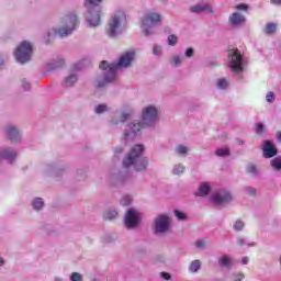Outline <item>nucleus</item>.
I'll return each mask as SVG.
<instances>
[{
	"mask_svg": "<svg viewBox=\"0 0 281 281\" xmlns=\"http://www.w3.org/2000/svg\"><path fill=\"white\" fill-rule=\"evenodd\" d=\"M128 114L127 113H123L121 114V122H126V120H128Z\"/></svg>",
	"mask_w": 281,
	"mask_h": 281,
	"instance_id": "09e8293b",
	"label": "nucleus"
},
{
	"mask_svg": "<svg viewBox=\"0 0 281 281\" xmlns=\"http://www.w3.org/2000/svg\"><path fill=\"white\" fill-rule=\"evenodd\" d=\"M229 58V67L234 74H239V71H243V55L240 54V50L236 49L228 53Z\"/></svg>",
	"mask_w": 281,
	"mask_h": 281,
	"instance_id": "6e6552de",
	"label": "nucleus"
},
{
	"mask_svg": "<svg viewBox=\"0 0 281 281\" xmlns=\"http://www.w3.org/2000/svg\"><path fill=\"white\" fill-rule=\"evenodd\" d=\"M186 56L187 58H192V56H194V49L188 48L186 52Z\"/></svg>",
	"mask_w": 281,
	"mask_h": 281,
	"instance_id": "a18cd8bd",
	"label": "nucleus"
},
{
	"mask_svg": "<svg viewBox=\"0 0 281 281\" xmlns=\"http://www.w3.org/2000/svg\"><path fill=\"white\" fill-rule=\"evenodd\" d=\"M248 175H258V168L254 164L248 165L247 167Z\"/></svg>",
	"mask_w": 281,
	"mask_h": 281,
	"instance_id": "c756f323",
	"label": "nucleus"
},
{
	"mask_svg": "<svg viewBox=\"0 0 281 281\" xmlns=\"http://www.w3.org/2000/svg\"><path fill=\"white\" fill-rule=\"evenodd\" d=\"M195 247H198V249H203V247H205V243L203 241V239L196 240Z\"/></svg>",
	"mask_w": 281,
	"mask_h": 281,
	"instance_id": "c03bdc74",
	"label": "nucleus"
},
{
	"mask_svg": "<svg viewBox=\"0 0 281 281\" xmlns=\"http://www.w3.org/2000/svg\"><path fill=\"white\" fill-rule=\"evenodd\" d=\"M157 108L149 105L143 110L142 123H135L132 127L133 133H139L140 128L146 126H153V123L157 120Z\"/></svg>",
	"mask_w": 281,
	"mask_h": 281,
	"instance_id": "f03ea898",
	"label": "nucleus"
},
{
	"mask_svg": "<svg viewBox=\"0 0 281 281\" xmlns=\"http://www.w3.org/2000/svg\"><path fill=\"white\" fill-rule=\"evenodd\" d=\"M0 159H7V161H14L16 159V153L3 149L0 151Z\"/></svg>",
	"mask_w": 281,
	"mask_h": 281,
	"instance_id": "f3484780",
	"label": "nucleus"
},
{
	"mask_svg": "<svg viewBox=\"0 0 281 281\" xmlns=\"http://www.w3.org/2000/svg\"><path fill=\"white\" fill-rule=\"evenodd\" d=\"M133 60H135V50L132 49L123 54L120 57L119 63H116L113 67L114 69L131 67Z\"/></svg>",
	"mask_w": 281,
	"mask_h": 281,
	"instance_id": "9d476101",
	"label": "nucleus"
},
{
	"mask_svg": "<svg viewBox=\"0 0 281 281\" xmlns=\"http://www.w3.org/2000/svg\"><path fill=\"white\" fill-rule=\"evenodd\" d=\"M106 104H99L97 108H95V113L98 115H100L101 113H104L106 111Z\"/></svg>",
	"mask_w": 281,
	"mask_h": 281,
	"instance_id": "2f4dec72",
	"label": "nucleus"
},
{
	"mask_svg": "<svg viewBox=\"0 0 281 281\" xmlns=\"http://www.w3.org/2000/svg\"><path fill=\"white\" fill-rule=\"evenodd\" d=\"M175 216L179 220V221H186V218H188V215H186V213H182L180 211H175Z\"/></svg>",
	"mask_w": 281,
	"mask_h": 281,
	"instance_id": "7c9ffc66",
	"label": "nucleus"
},
{
	"mask_svg": "<svg viewBox=\"0 0 281 281\" xmlns=\"http://www.w3.org/2000/svg\"><path fill=\"white\" fill-rule=\"evenodd\" d=\"M23 88L25 89V90H27V89H30V83H27V82H23Z\"/></svg>",
	"mask_w": 281,
	"mask_h": 281,
	"instance_id": "864d4df0",
	"label": "nucleus"
},
{
	"mask_svg": "<svg viewBox=\"0 0 281 281\" xmlns=\"http://www.w3.org/2000/svg\"><path fill=\"white\" fill-rule=\"evenodd\" d=\"M171 63L172 65H175L176 67L181 65V57L179 56H175L172 59H171Z\"/></svg>",
	"mask_w": 281,
	"mask_h": 281,
	"instance_id": "a19ab883",
	"label": "nucleus"
},
{
	"mask_svg": "<svg viewBox=\"0 0 281 281\" xmlns=\"http://www.w3.org/2000/svg\"><path fill=\"white\" fill-rule=\"evenodd\" d=\"M76 82H78V77H76V75H71V76L66 78L65 86L66 87H74V85H76Z\"/></svg>",
	"mask_w": 281,
	"mask_h": 281,
	"instance_id": "412c9836",
	"label": "nucleus"
},
{
	"mask_svg": "<svg viewBox=\"0 0 281 281\" xmlns=\"http://www.w3.org/2000/svg\"><path fill=\"white\" fill-rule=\"evenodd\" d=\"M247 20L245 19V15L240 14V13H233L231 16H229V23L232 25H244V23L246 22Z\"/></svg>",
	"mask_w": 281,
	"mask_h": 281,
	"instance_id": "2eb2a0df",
	"label": "nucleus"
},
{
	"mask_svg": "<svg viewBox=\"0 0 281 281\" xmlns=\"http://www.w3.org/2000/svg\"><path fill=\"white\" fill-rule=\"evenodd\" d=\"M14 56L18 63H21L22 65L32 60V44L26 41L22 42L16 48Z\"/></svg>",
	"mask_w": 281,
	"mask_h": 281,
	"instance_id": "39448f33",
	"label": "nucleus"
},
{
	"mask_svg": "<svg viewBox=\"0 0 281 281\" xmlns=\"http://www.w3.org/2000/svg\"><path fill=\"white\" fill-rule=\"evenodd\" d=\"M124 223L127 229H133L137 227V225L139 224V215L137 214V211L128 210L125 214Z\"/></svg>",
	"mask_w": 281,
	"mask_h": 281,
	"instance_id": "9b49d317",
	"label": "nucleus"
},
{
	"mask_svg": "<svg viewBox=\"0 0 281 281\" xmlns=\"http://www.w3.org/2000/svg\"><path fill=\"white\" fill-rule=\"evenodd\" d=\"M220 265H221V267H227L229 265V258L228 257H223L220 260Z\"/></svg>",
	"mask_w": 281,
	"mask_h": 281,
	"instance_id": "ea45409f",
	"label": "nucleus"
},
{
	"mask_svg": "<svg viewBox=\"0 0 281 281\" xmlns=\"http://www.w3.org/2000/svg\"><path fill=\"white\" fill-rule=\"evenodd\" d=\"M170 228V218L166 215H160L155 222V232L156 234H164Z\"/></svg>",
	"mask_w": 281,
	"mask_h": 281,
	"instance_id": "f8f14e48",
	"label": "nucleus"
},
{
	"mask_svg": "<svg viewBox=\"0 0 281 281\" xmlns=\"http://www.w3.org/2000/svg\"><path fill=\"white\" fill-rule=\"evenodd\" d=\"M245 279V274L238 273L234 276V281H243Z\"/></svg>",
	"mask_w": 281,
	"mask_h": 281,
	"instance_id": "49530a36",
	"label": "nucleus"
},
{
	"mask_svg": "<svg viewBox=\"0 0 281 281\" xmlns=\"http://www.w3.org/2000/svg\"><path fill=\"white\" fill-rule=\"evenodd\" d=\"M191 12H196V13H199V12H212V10L206 4H204V5H193V7H191Z\"/></svg>",
	"mask_w": 281,
	"mask_h": 281,
	"instance_id": "6ab92c4d",
	"label": "nucleus"
},
{
	"mask_svg": "<svg viewBox=\"0 0 281 281\" xmlns=\"http://www.w3.org/2000/svg\"><path fill=\"white\" fill-rule=\"evenodd\" d=\"M270 166H272V168H273L274 170H277L278 172H280V170H281V156L273 158V159L271 160V162H270Z\"/></svg>",
	"mask_w": 281,
	"mask_h": 281,
	"instance_id": "aec40b11",
	"label": "nucleus"
},
{
	"mask_svg": "<svg viewBox=\"0 0 281 281\" xmlns=\"http://www.w3.org/2000/svg\"><path fill=\"white\" fill-rule=\"evenodd\" d=\"M278 155V149L276 145L271 140H266L263 144V157L266 159H271V157H276Z\"/></svg>",
	"mask_w": 281,
	"mask_h": 281,
	"instance_id": "4468645a",
	"label": "nucleus"
},
{
	"mask_svg": "<svg viewBox=\"0 0 281 281\" xmlns=\"http://www.w3.org/2000/svg\"><path fill=\"white\" fill-rule=\"evenodd\" d=\"M64 22L66 26L59 29L57 32V34H59L61 38H65V36H69V34H71L74 30H76V27L78 26V16L74 14L67 15L64 19Z\"/></svg>",
	"mask_w": 281,
	"mask_h": 281,
	"instance_id": "0eeeda50",
	"label": "nucleus"
},
{
	"mask_svg": "<svg viewBox=\"0 0 281 281\" xmlns=\"http://www.w3.org/2000/svg\"><path fill=\"white\" fill-rule=\"evenodd\" d=\"M176 153L178 155H187L188 154V147L183 146V145H179L177 148H176Z\"/></svg>",
	"mask_w": 281,
	"mask_h": 281,
	"instance_id": "c85d7f7f",
	"label": "nucleus"
},
{
	"mask_svg": "<svg viewBox=\"0 0 281 281\" xmlns=\"http://www.w3.org/2000/svg\"><path fill=\"white\" fill-rule=\"evenodd\" d=\"M191 273H196L201 269V261L200 260H193L189 267Z\"/></svg>",
	"mask_w": 281,
	"mask_h": 281,
	"instance_id": "4be33fe9",
	"label": "nucleus"
},
{
	"mask_svg": "<svg viewBox=\"0 0 281 281\" xmlns=\"http://www.w3.org/2000/svg\"><path fill=\"white\" fill-rule=\"evenodd\" d=\"M207 194H210V184L207 182H203L200 184L196 196H207Z\"/></svg>",
	"mask_w": 281,
	"mask_h": 281,
	"instance_id": "a211bd4d",
	"label": "nucleus"
},
{
	"mask_svg": "<svg viewBox=\"0 0 281 281\" xmlns=\"http://www.w3.org/2000/svg\"><path fill=\"white\" fill-rule=\"evenodd\" d=\"M7 135L11 142H19L21 139V134L16 127L10 126L7 130Z\"/></svg>",
	"mask_w": 281,
	"mask_h": 281,
	"instance_id": "dca6fc26",
	"label": "nucleus"
},
{
	"mask_svg": "<svg viewBox=\"0 0 281 281\" xmlns=\"http://www.w3.org/2000/svg\"><path fill=\"white\" fill-rule=\"evenodd\" d=\"M70 281H82V274L78 273V272H74L70 276Z\"/></svg>",
	"mask_w": 281,
	"mask_h": 281,
	"instance_id": "f704fd0d",
	"label": "nucleus"
},
{
	"mask_svg": "<svg viewBox=\"0 0 281 281\" xmlns=\"http://www.w3.org/2000/svg\"><path fill=\"white\" fill-rule=\"evenodd\" d=\"M217 87L218 89H227L229 87V82H227L225 79H218L217 80Z\"/></svg>",
	"mask_w": 281,
	"mask_h": 281,
	"instance_id": "cd10ccee",
	"label": "nucleus"
},
{
	"mask_svg": "<svg viewBox=\"0 0 281 281\" xmlns=\"http://www.w3.org/2000/svg\"><path fill=\"white\" fill-rule=\"evenodd\" d=\"M132 201H133V198L130 196V195H126V196H124V198L121 200V204H122V205H131Z\"/></svg>",
	"mask_w": 281,
	"mask_h": 281,
	"instance_id": "72a5a7b5",
	"label": "nucleus"
},
{
	"mask_svg": "<svg viewBox=\"0 0 281 281\" xmlns=\"http://www.w3.org/2000/svg\"><path fill=\"white\" fill-rule=\"evenodd\" d=\"M168 45H170L171 47H175V45H177V43L179 42V38L177 37V35L171 34L168 36Z\"/></svg>",
	"mask_w": 281,
	"mask_h": 281,
	"instance_id": "a878e982",
	"label": "nucleus"
},
{
	"mask_svg": "<svg viewBox=\"0 0 281 281\" xmlns=\"http://www.w3.org/2000/svg\"><path fill=\"white\" fill-rule=\"evenodd\" d=\"M248 262H249V258L244 257V258L241 259V265H248Z\"/></svg>",
	"mask_w": 281,
	"mask_h": 281,
	"instance_id": "603ef678",
	"label": "nucleus"
},
{
	"mask_svg": "<svg viewBox=\"0 0 281 281\" xmlns=\"http://www.w3.org/2000/svg\"><path fill=\"white\" fill-rule=\"evenodd\" d=\"M57 34H58V33H57V32H55V36H57Z\"/></svg>",
	"mask_w": 281,
	"mask_h": 281,
	"instance_id": "4d7b16f0",
	"label": "nucleus"
},
{
	"mask_svg": "<svg viewBox=\"0 0 281 281\" xmlns=\"http://www.w3.org/2000/svg\"><path fill=\"white\" fill-rule=\"evenodd\" d=\"M232 201V194L227 191H222L213 194V202L215 205H223V203H229Z\"/></svg>",
	"mask_w": 281,
	"mask_h": 281,
	"instance_id": "ddd939ff",
	"label": "nucleus"
},
{
	"mask_svg": "<svg viewBox=\"0 0 281 281\" xmlns=\"http://www.w3.org/2000/svg\"><path fill=\"white\" fill-rule=\"evenodd\" d=\"M183 170H186V167H183V165H177L173 168V175H181Z\"/></svg>",
	"mask_w": 281,
	"mask_h": 281,
	"instance_id": "473e14b6",
	"label": "nucleus"
},
{
	"mask_svg": "<svg viewBox=\"0 0 281 281\" xmlns=\"http://www.w3.org/2000/svg\"><path fill=\"white\" fill-rule=\"evenodd\" d=\"M43 205H45V202H43V200L41 198H36L33 201V207L34 210H42Z\"/></svg>",
	"mask_w": 281,
	"mask_h": 281,
	"instance_id": "393cba45",
	"label": "nucleus"
},
{
	"mask_svg": "<svg viewBox=\"0 0 281 281\" xmlns=\"http://www.w3.org/2000/svg\"><path fill=\"white\" fill-rule=\"evenodd\" d=\"M102 0H86L85 5L89 12L88 23L95 27L100 25V3Z\"/></svg>",
	"mask_w": 281,
	"mask_h": 281,
	"instance_id": "7ed1b4c3",
	"label": "nucleus"
},
{
	"mask_svg": "<svg viewBox=\"0 0 281 281\" xmlns=\"http://www.w3.org/2000/svg\"><path fill=\"white\" fill-rule=\"evenodd\" d=\"M161 23V15L155 11L147 12L142 19V31L144 36H150V30L153 25H159Z\"/></svg>",
	"mask_w": 281,
	"mask_h": 281,
	"instance_id": "20e7f679",
	"label": "nucleus"
},
{
	"mask_svg": "<svg viewBox=\"0 0 281 281\" xmlns=\"http://www.w3.org/2000/svg\"><path fill=\"white\" fill-rule=\"evenodd\" d=\"M277 139H278L279 142H281V132H278V133H277Z\"/></svg>",
	"mask_w": 281,
	"mask_h": 281,
	"instance_id": "5fc2aeb1",
	"label": "nucleus"
},
{
	"mask_svg": "<svg viewBox=\"0 0 281 281\" xmlns=\"http://www.w3.org/2000/svg\"><path fill=\"white\" fill-rule=\"evenodd\" d=\"M115 64H112V65H109V61L106 60H103L100 63L99 67L100 69H102L103 71L109 69V74L105 75V78H104V82H99L98 87H103L104 85H106V82H113V80H115V68L114 67Z\"/></svg>",
	"mask_w": 281,
	"mask_h": 281,
	"instance_id": "1a4fd4ad",
	"label": "nucleus"
},
{
	"mask_svg": "<svg viewBox=\"0 0 281 281\" xmlns=\"http://www.w3.org/2000/svg\"><path fill=\"white\" fill-rule=\"evenodd\" d=\"M266 100L267 102H273V100H276V95L273 94V92H268Z\"/></svg>",
	"mask_w": 281,
	"mask_h": 281,
	"instance_id": "37998d69",
	"label": "nucleus"
},
{
	"mask_svg": "<svg viewBox=\"0 0 281 281\" xmlns=\"http://www.w3.org/2000/svg\"><path fill=\"white\" fill-rule=\"evenodd\" d=\"M153 54L155 56H159V54H161V47H159L158 45H154Z\"/></svg>",
	"mask_w": 281,
	"mask_h": 281,
	"instance_id": "79ce46f5",
	"label": "nucleus"
},
{
	"mask_svg": "<svg viewBox=\"0 0 281 281\" xmlns=\"http://www.w3.org/2000/svg\"><path fill=\"white\" fill-rule=\"evenodd\" d=\"M235 9L237 10H243L244 12H247L249 10V5L245 4V3H240V4H237L235 7Z\"/></svg>",
	"mask_w": 281,
	"mask_h": 281,
	"instance_id": "58836bf2",
	"label": "nucleus"
},
{
	"mask_svg": "<svg viewBox=\"0 0 281 281\" xmlns=\"http://www.w3.org/2000/svg\"><path fill=\"white\" fill-rule=\"evenodd\" d=\"M104 218L108 221H113V218H117V212L116 211H108L104 213Z\"/></svg>",
	"mask_w": 281,
	"mask_h": 281,
	"instance_id": "bb28decb",
	"label": "nucleus"
},
{
	"mask_svg": "<svg viewBox=\"0 0 281 281\" xmlns=\"http://www.w3.org/2000/svg\"><path fill=\"white\" fill-rule=\"evenodd\" d=\"M215 154L217 155V157H228L229 155V148L225 147V148H218Z\"/></svg>",
	"mask_w": 281,
	"mask_h": 281,
	"instance_id": "b1692460",
	"label": "nucleus"
},
{
	"mask_svg": "<svg viewBox=\"0 0 281 281\" xmlns=\"http://www.w3.org/2000/svg\"><path fill=\"white\" fill-rule=\"evenodd\" d=\"M256 133L257 135H262V133H265V125L262 123H257Z\"/></svg>",
	"mask_w": 281,
	"mask_h": 281,
	"instance_id": "4c0bfd02",
	"label": "nucleus"
},
{
	"mask_svg": "<svg viewBox=\"0 0 281 281\" xmlns=\"http://www.w3.org/2000/svg\"><path fill=\"white\" fill-rule=\"evenodd\" d=\"M144 153V145H135L128 153L127 157L123 160V168H131L134 166L136 172H144L148 167V160L142 158Z\"/></svg>",
	"mask_w": 281,
	"mask_h": 281,
	"instance_id": "f257e3e1",
	"label": "nucleus"
},
{
	"mask_svg": "<svg viewBox=\"0 0 281 281\" xmlns=\"http://www.w3.org/2000/svg\"><path fill=\"white\" fill-rule=\"evenodd\" d=\"M160 278H164V280H170V278H172V276H170V273H168V272H161Z\"/></svg>",
	"mask_w": 281,
	"mask_h": 281,
	"instance_id": "de8ad7c7",
	"label": "nucleus"
},
{
	"mask_svg": "<svg viewBox=\"0 0 281 281\" xmlns=\"http://www.w3.org/2000/svg\"><path fill=\"white\" fill-rule=\"evenodd\" d=\"M243 227H245V223L243 221H237L234 225V229H236V232H240Z\"/></svg>",
	"mask_w": 281,
	"mask_h": 281,
	"instance_id": "c9c22d12",
	"label": "nucleus"
},
{
	"mask_svg": "<svg viewBox=\"0 0 281 281\" xmlns=\"http://www.w3.org/2000/svg\"><path fill=\"white\" fill-rule=\"evenodd\" d=\"M0 267H3V258L0 257Z\"/></svg>",
	"mask_w": 281,
	"mask_h": 281,
	"instance_id": "6e6d98bb",
	"label": "nucleus"
},
{
	"mask_svg": "<svg viewBox=\"0 0 281 281\" xmlns=\"http://www.w3.org/2000/svg\"><path fill=\"white\" fill-rule=\"evenodd\" d=\"M270 3H272V5H281V0H270Z\"/></svg>",
	"mask_w": 281,
	"mask_h": 281,
	"instance_id": "8fccbe9b",
	"label": "nucleus"
},
{
	"mask_svg": "<svg viewBox=\"0 0 281 281\" xmlns=\"http://www.w3.org/2000/svg\"><path fill=\"white\" fill-rule=\"evenodd\" d=\"M125 23L126 22V14H124L123 12H119L117 14H115L112 19V21L109 23V29H108V36H110V38H115V36H117V34H120L121 32V23Z\"/></svg>",
	"mask_w": 281,
	"mask_h": 281,
	"instance_id": "423d86ee",
	"label": "nucleus"
},
{
	"mask_svg": "<svg viewBox=\"0 0 281 281\" xmlns=\"http://www.w3.org/2000/svg\"><path fill=\"white\" fill-rule=\"evenodd\" d=\"M276 30H278V25L273 23H269L265 26L266 34H276Z\"/></svg>",
	"mask_w": 281,
	"mask_h": 281,
	"instance_id": "5701e85b",
	"label": "nucleus"
},
{
	"mask_svg": "<svg viewBox=\"0 0 281 281\" xmlns=\"http://www.w3.org/2000/svg\"><path fill=\"white\" fill-rule=\"evenodd\" d=\"M60 67H65V59H59L57 63L53 64V69H60Z\"/></svg>",
	"mask_w": 281,
	"mask_h": 281,
	"instance_id": "e433bc0d",
	"label": "nucleus"
},
{
	"mask_svg": "<svg viewBox=\"0 0 281 281\" xmlns=\"http://www.w3.org/2000/svg\"><path fill=\"white\" fill-rule=\"evenodd\" d=\"M248 194H250V196L256 195V189H249Z\"/></svg>",
	"mask_w": 281,
	"mask_h": 281,
	"instance_id": "3c124183",
	"label": "nucleus"
}]
</instances>
